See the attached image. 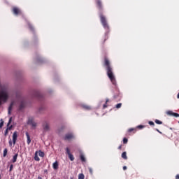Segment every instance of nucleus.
<instances>
[{
  "mask_svg": "<svg viewBox=\"0 0 179 179\" xmlns=\"http://www.w3.org/2000/svg\"><path fill=\"white\" fill-rule=\"evenodd\" d=\"M103 66L106 67L107 76L110 79V82L115 86H117V80H115V76H114V70L113 69V66H111V63H110V60L107 57H104Z\"/></svg>",
  "mask_w": 179,
  "mask_h": 179,
  "instance_id": "1",
  "label": "nucleus"
},
{
  "mask_svg": "<svg viewBox=\"0 0 179 179\" xmlns=\"http://www.w3.org/2000/svg\"><path fill=\"white\" fill-rule=\"evenodd\" d=\"M96 8H98L99 12L101 23L102 24L103 27H104L106 30H108V29H110V27H108V24L107 23V20L106 19V17L103 15V3H101V0H96Z\"/></svg>",
  "mask_w": 179,
  "mask_h": 179,
  "instance_id": "2",
  "label": "nucleus"
},
{
  "mask_svg": "<svg viewBox=\"0 0 179 179\" xmlns=\"http://www.w3.org/2000/svg\"><path fill=\"white\" fill-rule=\"evenodd\" d=\"M9 99V93L8 92V89L1 88L0 90V106L3 103H6Z\"/></svg>",
  "mask_w": 179,
  "mask_h": 179,
  "instance_id": "3",
  "label": "nucleus"
},
{
  "mask_svg": "<svg viewBox=\"0 0 179 179\" xmlns=\"http://www.w3.org/2000/svg\"><path fill=\"white\" fill-rule=\"evenodd\" d=\"M27 124L29 125H31L32 127V128H34V129H36V127H37V123L36 122H34V118H33V117H29L28 119Z\"/></svg>",
  "mask_w": 179,
  "mask_h": 179,
  "instance_id": "4",
  "label": "nucleus"
},
{
  "mask_svg": "<svg viewBox=\"0 0 179 179\" xmlns=\"http://www.w3.org/2000/svg\"><path fill=\"white\" fill-rule=\"evenodd\" d=\"M12 12L16 16H17V15H22V10L17 7H13L12 9Z\"/></svg>",
  "mask_w": 179,
  "mask_h": 179,
  "instance_id": "5",
  "label": "nucleus"
},
{
  "mask_svg": "<svg viewBox=\"0 0 179 179\" xmlns=\"http://www.w3.org/2000/svg\"><path fill=\"white\" fill-rule=\"evenodd\" d=\"M66 155H68L71 162H73L75 160V157L73 155L71 154V150L69 149V148H66Z\"/></svg>",
  "mask_w": 179,
  "mask_h": 179,
  "instance_id": "6",
  "label": "nucleus"
},
{
  "mask_svg": "<svg viewBox=\"0 0 179 179\" xmlns=\"http://www.w3.org/2000/svg\"><path fill=\"white\" fill-rule=\"evenodd\" d=\"M26 107V101L22 100L20 101V106H18V110L22 111Z\"/></svg>",
  "mask_w": 179,
  "mask_h": 179,
  "instance_id": "7",
  "label": "nucleus"
},
{
  "mask_svg": "<svg viewBox=\"0 0 179 179\" xmlns=\"http://www.w3.org/2000/svg\"><path fill=\"white\" fill-rule=\"evenodd\" d=\"M74 136L72 133L66 134L64 138V141H71V139H73Z\"/></svg>",
  "mask_w": 179,
  "mask_h": 179,
  "instance_id": "8",
  "label": "nucleus"
},
{
  "mask_svg": "<svg viewBox=\"0 0 179 179\" xmlns=\"http://www.w3.org/2000/svg\"><path fill=\"white\" fill-rule=\"evenodd\" d=\"M43 128L45 132H47V131H50V124L48 122H45L43 124Z\"/></svg>",
  "mask_w": 179,
  "mask_h": 179,
  "instance_id": "9",
  "label": "nucleus"
},
{
  "mask_svg": "<svg viewBox=\"0 0 179 179\" xmlns=\"http://www.w3.org/2000/svg\"><path fill=\"white\" fill-rule=\"evenodd\" d=\"M16 141H17V131H15L13 134V143L16 145Z\"/></svg>",
  "mask_w": 179,
  "mask_h": 179,
  "instance_id": "10",
  "label": "nucleus"
},
{
  "mask_svg": "<svg viewBox=\"0 0 179 179\" xmlns=\"http://www.w3.org/2000/svg\"><path fill=\"white\" fill-rule=\"evenodd\" d=\"M25 135L27 136V145H30V143H31V138H30V134H29V132H26Z\"/></svg>",
  "mask_w": 179,
  "mask_h": 179,
  "instance_id": "11",
  "label": "nucleus"
},
{
  "mask_svg": "<svg viewBox=\"0 0 179 179\" xmlns=\"http://www.w3.org/2000/svg\"><path fill=\"white\" fill-rule=\"evenodd\" d=\"M13 106H15V101H13L10 103V106H9V107H8V114H9V115H10L11 113H12V108H13Z\"/></svg>",
  "mask_w": 179,
  "mask_h": 179,
  "instance_id": "12",
  "label": "nucleus"
},
{
  "mask_svg": "<svg viewBox=\"0 0 179 179\" xmlns=\"http://www.w3.org/2000/svg\"><path fill=\"white\" fill-rule=\"evenodd\" d=\"M19 156V154L16 153L13 159H11V163H16V162H17V157Z\"/></svg>",
  "mask_w": 179,
  "mask_h": 179,
  "instance_id": "13",
  "label": "nucleus"
},
{
  "mask_svg": "<svg viewBox=\"0 0 179 179\" xmlns=\"http://www.w3.org/2000/svg\"><path fill=\"white\" fill-rule=\"evenodd\" d=\"M59 164H58V161H56L55 163L52 164V168L54 170H58Z\"/></svg>",
  "mask_w": 179,
  "mask_h": 179,
  "instance_id": "14",
  "label": "nucleus"
},
{
  "mask_svg": "<svg viewBox=\"0 0 179 179\" xmlns=\"http://www.w3.org/2000/svg\"><path fill=\"white\" fill-rule=\"evenodd\" d=\"M34 160H36V162H40V157H38V152H36L35 155H34Z\"/></svg>",
  "mask_w": 179,
  "mask_h": 179,
  "instance_id": "15",
  "label": "nucleus"
},
{
  "mask_svg": "<svg viewBox=\"0 0 179 179\" xmlns=\"http://www.w3.org/2000/svg\"><path fill=\"white\" fill-rule=\"evenodd\" d=\"M118 97H120V90H116V94L113 96V99L115 100V99H118Z\"/></svg>",
  "mask_w": 179,
  "mask_h": 179,
  "instance_id": "16",
  "label": "nucleus"
},
{
  "mask_svg": "<svg viewBox=\"0 0 179 179\" xmlns=\"http://www.w3.org/2000/svg\"><path fill=\"white\" fill-rule=\"evenodd\" d=\"M122 158L124 159V160L128 159V157L127 156V152H123L122 153Z\"/></svg>",
  "mask_w": 179,
  "mask_h": 179,
  "instance_id": "17",
  "label": "nucleus"
},
{
  "mask_svg": "<svg viewBox=\"0 0 179 179\" xmlns=\"http://www.w3.org/2000/svg\"><path fill=\"white\" fill-rule=\"evenodd\" d=\"M28 27L31 31H34V27L30 24V22H28Z\"/></svg>",
  "mask_w": 179,
  "mask_h": 179,
  "instance_id": "18",
  "label": "nucleus"
},
{
  "mask_svg": "<svg viewBox=\"0 0 179 179\" xmlns=\"http://www.w3.org/2000/svg\"><path fill=\"white\" fill-rule=\"evenodd\" d=\"M80 159L81 162H86V158L85 157V155H80Z\"/></svg>",
  "mask_w": 179,
  "mask_h": 179,
  "instance_id": "19",
  "label": "nucleus"
},
{
  "mask_svg": "<svg viewBox=\"0 0 179 179\" xmlns=\"http://www.w3.org/2000/svg\"><path fill=\"white\" fill-rule=\"evenodd\" d=\"M108 101H110V99H106V103H105V104H103V109L107 108V107H108L107 103H108Z\"/></svg>",
  "mask_w": 179,
  "mask_h": 179,
  "instance_id": "20",
  "label": "nucleus"
},
{
  "mask_svg": "<svg viewBox=\"0 0 179 179\" xmlns=\"http://www.w3.org/2000/svg\"><path fill=\"white\" fill-rule=\"evenodd\" d=\"M8 155V149L6 148V149H4L3 153V157H6V155Z\"/></svg>",
  "mask_w": 179,
  "mask_h": 179,
  "instance_id": "21",
  "label": "nucleus"
},
{
  "mask_svg": "<svg viewBox=\"0 0 179 179\" xmlns=\"http://www.w3.org/2000/svg\"><path fill=\"white\" fill-rule=\"evenodd\" d=\"M83 107L85 108V110H92V108L87 105H83Z\"/></svg>",
  "mask_w": 179,
  "mask_h": 179,
  "instance_id": "22",
  "label": "nucleus"
},
{
  "mask_svg": "<svg viewBox=\"0 0 179 179\" xmlns=\"http://www.w3.org/2000/svg\"><path fill=\"white\" fill-rule=\"evenodd\" d=\"M155 122L156 124H157L158 125H162V124H163V122H162V121H160V120H159L157 119L155 120Z\"/></svg>",
  "mask_w": 179,
  "mask_h": 179,
  "instance_id": "23",
  "label": "nucleus"
},
{
  "mask_svg": "<svg viewBox=\"0 0 179 179\" xmlns=\"http://www.w3.org/2000/svg\"><path fill=\"white\" fill-rule=\"evenodd\" d=\"M38 156H40V157H44V152L41 150L38 151Z\"/></svg>",
  "mask_w": 179,
  "mask_h": 179,
  "instance_id": "24",
  "label": "nucleus"
},
{
  "mask_svg": "<svg viewBox=\"0 0 179 179\" xmlns=\"http://www.w3.org/2000/svg\"><path fill=\"white\" fill-rule=\"evenodd\" d=\"M166 114L168 115H173V117L174 116V112L171 111V110H169L166 112Z\"/></svg>",
  "mask_w": 179,
  "mask_h": 179,
  "instance_id": "25",
  "label": "nucleus"
},
{
  "mask_svg": "<svg viewBox=\"0 0 179 179\" xmlns=\"http://www.w3.org/2000/svg\"><path fill=\"white\" fill-rule=\"evenodd\" d=\"M78 179H85V175H83V173H80L78 175Z\"/></svg>",
  "mask_w": 179,
  "mask_h": 179,
  "instance_id": "26",
  "label": "nucleus"
},
{
  "mask_svg": "<svg viewBox=\"0 0 179 179\" xmlns=\"http://www.w3.org/2000/svg\"><path fill=\"white\" fill-rule=\"evenodd\" d=\"M115 107H116V108H121V107H122V103H117L115 106Z\"/></svg>",
  "mask_w": 179,
  "mask_h": 179,
  "instance_id": "27",
  "label": "nucleus"
},
{
  "mask_svg": "<svg viewBox=\"0 0 179 179\" xmlns=\"http://www.w3.org/2000/svg\"><path fill=\"white\" fill-rule=\"evenodd\" d=\"M123 143H124V145H127V143H128V138H123Z\"/></svg>",
  "mask_w": 179,
  "mask_h": 179,
  "instance_id": "28",
  "label": "nucleus"
},
{
  "mask_svg": "<svg viewBox=\"0 0 179 179\" xmlns=\"http://www.w3.org/2000/svg\"><path fill=\"white\" fill-rule=\"evenodd\" d=\"M107 38H108V36H107V35H105L104 38H103V44H104V43H106V41H107Z\"/></svg>",
  "mask_w": 179,
  "mask_h": 179,
  "instance_id": "29",
  "label": "nucleus"
},
{
  "mask_svg": "<svg viewBox=\"0 0 179 179\" xmlns=\"http://www.w3.org/2000/svg\"><path fill=\"white\" fill-rule=\"evenodd\" d=\"M41 96V94H40L38 92H36L35 97H40Z\"/></svg>",
  "mask_w": 179,
  "mask_h": 179,
  "instance_id": "30",
  "label": "nucleus"
},
{
  "mask_svg": "<svg viewBox=\"0 0 179 179\" xmlns=\"http://www.w3.org/2000/svg\"><path fill=\"white\" fill-rule=\"evenodd\" d=\"M148 124H149V125H151V127H155V122H153L152 121H149Z\"/></svg>",
  "mask_w": 179,
  "mask_h": 179,
  "instance_id": "31",
  "label": "nucleus"
},
{
  "mask_svg": "<svg viewBox=\"0 0 179 179\" xmlns=\"http://www.w3.org/2000/svg\"><path fill=\"white\" fill-rule=\"evenodd\" d=\"M8 134H9V130L6 129L4 133L5 136H7Z\"/></svg>",
  "mask_w": 179,
  "mask_h": 179,
  "instance_id": "32",
  "label": "nucleus"
},
{
  "mask_svg": "<svg viewBox=\"0 0 179 179\" xmlns=\"http://www.w3.org/2000/svg\"><path fill=\"white\" fill-rule=\"evenodd\" d=\"M2 127H3V120L1 119L0 128H2Z\"/></svg>",
  "mask_w": 179,
  "mask_h": 179,
  "instance_id": "33",
  "label": "nucleus"
},
{
  "mask_svg": "<svg viewBox=\"0 0 179 179\" xmlns=\"http://www.w3.org/2000/svg\"><path fill=\"white\" fill-rule=\"evenodd\" d=\"M12 122V117H10L9 121L8 122L7 127H9L10 125V123Z\"/></svg>",
  "mask_w": 179,
  "mask_h": 179,
  "instance_id": "34",
  "label": "nucleus"
},
{
  "mask_svg": "<svg viewBox=\"0 0 179 179\" xmlns=\"http://www.w3.org/2000/svg\"><path fill=\"white\" fill-rule=\"evenodd\" d=\"M137 128H138V129H142L143 128H145V126H143V125H138V126H137Z\"/></svg>",
  "mask_w": 179,
  "mask_h": 179,
  "instance_id": "35",
  "label": "nucleus"
},
{
  "mask_svg": "<svg viewBox=\"0 0 179 179\" xmlns=\"http://www.w3.org/2000/svg\"><path fill=\"white\" fill-rule=\"evenodd\" d=\"M132 131H135V132H136V129L131 128V129H129V132H132Z\"/></svg>",
  "mask_w": 179,
  "mask_h": 179,
  "instance_id": "36",
  "label": "nucleus"
},
{
  "mask_svg": "<svg viewBox=\"0 0 179 179\" xmlns=\"http://www.w3.org/2000/svg\"><path fill=\"white\" fill-rule=\"evenodd\" d=\"M12 170H13V164H11V165L10 166L9 171L10 172V171H12Z\"/></svg>",
  "mask_w": 179,
  "mask_h": 179,
  "instance_id": "37",
  "label": "nucleus"
},
{
  "mask_svg": "<svg viewBox=\"0 0 179 179\" xmlns=\"http://www.w3.org/2000/svg\"><path fill=\"white\" fill-rule=\"evenodd\" d=\"M173 117H179V114H178V113H173Z\"/></svg>",
  "mask_w": 179,
  "mask_h": 179,
  "instance_id": "38",
  "label": "nucleus"
},
{
  "mask_svg": "<svg viewBox=\"0 0 179 179\" xmlns=\"http://www.w3.org/2000/svg\"><path fill=\"white\" fill-rule=\"evenodd\" d=\"M64 129H65V126L62 127V128L59 129V132H61V131H63Z\"/></svg>",
  "mask_w": 179,
  "mask_h": 179,
  "instance_id": "39",
  "label": "nucleus"
},
{
  "mask_svg": "<svg viewBox=\"0 0 179 179\" xmlns=\"http://www.w3.org/2000/svg\"><path fill=\"white\" fill-rule=\"evenodd\" d=\"M9 143V146H12V140L10 139V141H8Z\"/></svg>",
  "mask_w": 179,
  "mask_h": 179,
  "instance_id": "40",
  "label": "nucleus"
},
{
  "mask_svg": "<svg viewBox=\"0 0 179 179\" xmlns=\"http://www.w3.org/2000/svg\"><path fill=\"white\" fill-rule=\"evenodd\" d=\"M12 127H13V126L11 125V126H10L9 127H7V129H8V131H10V129H12Z\"/></svg>",
  "mask_w": 179,
  "mask_h": 179,
  "instance_id": "41",
  "label": "nucleus"
},
{
  "mask_svg": "<svg viewBox=\"0 0 179 179\" xmlns=\"http://www.w3.org/2000/svg\"><path fill=\"white\" fill-rule=\"evenodd\" d=\"M118 149L119 150H121L122 149V145H120L119 147H118Z\"/></svg>",
  "mask_w": 179,
  "mask_h": 179,
  "instance_id": "42",
  "label": "nucleus"
},
{
  "mask_svg": "<svg viewBox=\"0 0 179 179\" xmlns=\"http://www.w3.org/2000/svg\"><path fill=\"white\" fill-rule=\"evenodd\" d=\"M155 131H157V132H159V134H162V131H159L158 129H156Z\"/></svg>",
  "mask_w": 179,
  "mask_h": 179,
  "instance_id": "43",
  "label": "nucleus"
},
{
  "mask_svg": "<svg viewBox=\"0 0 179 179\" xmlns=\"http://www.w3.org/2000/svg\"><path fill=\"white\" fill-rule=\"evenodd\" d=\"M176 179H179V174H177V175L176 176Z\"/></svg>",
  "mask_w": 179,
  "mask_h": 179,
  "instance_id": "44",
  "label": "nucleus"
},
{
  "mask_svg": "<svg viewBox=\"0 0 179 179\" xmlns=\"http://www.w3.org/2000/svg\"><path fill=\"white\" fill-rule=\"evenodd\" d=\"M90 173L91 174H92L93 171H92V169H90Z\"/></svg>",
  "mask_w": 179,
  "mask_h": 179,
  "instance_id": "45",
  "label": "nucleus"
},
{
  "mask_svg": "<svg viewBox=\"0 0 179 179\" xmlns=\"http://www.w3.org/2000/svg\"><path fill=\"white\" fill-rule=\"evenodd\" d=\"M123 170H127V166H123Z\"/></svg>",
  "mask_w": 179,
  "mask_h": 179,
  "instance_id": "46",
  "label": "nucleus"
},
{
  "mask_svg": "<svg viewBox=\"0 0 179 179\" xmlns=\"http://www.w3.org/2000/svg\"><path fill=\"white\" fill-rule=\"evenodd\" d=\"M177 99H179V93L177 95Z\"/></svg>",
  "mask_w": 179,
  "mask_h": 179,
  "instance_id": "47",
  "label": "nucleus"
},
{
  "mask_svg": "<svg viewBox=\"0 0 179 179\" xmlns=\"http://www.w3.org/2000/svg\"><path fill=\"white\" fill-rule=\"evenodd\" d=\"M40 61H43V59H41L40 60H38V62H40Z\"/></svg>",
  "mask_w": 179,
  "mask_h": 179,
  "instance_id": "48",
  "label": "nucleus"
},
{
  "mask_svg": "<svg viewBox=\"0 0 179 179\" xmlns=\"http://www.w3.org/2000/svg\"><path fill=\"white\" fill-rule=\"evenodd\" d=\"M0 179H1V176H0Z\"/></svg>",
  "mask_w": 179,
  "mask_h": 179,
  "instance_id": "49",
  "label": "nucleus"
}]
</instances>
